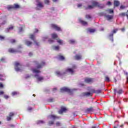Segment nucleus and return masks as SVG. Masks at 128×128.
<instances>
[{
	"label": "nucleus",
	"mask_w": 128,
	"mask_h": 128,
	"mask_svg": "<svg viewBox=\"0 0 128 128\" xmlns=\"http://www.w3.org/2000/svg\"><path fill=\"white\" fill-rule=\"evenodd\" d=\"M92 128H96V126H92Z\"/></svg>",
	"instance_id": "nucleus-64"
},
{
	"label": "nucleus",
	"mask_w": 128,
	"mask_h": 128,
	"mask_svg": "<svg viewBox=\"0 0 128 128\" xmlns=\"http://www.w3.org/2000/svg\"><path fill=\"white\" fill-rule=\"evenodd\" d=\"M92 5L88 6V10H92V8H96V6H98V8H104V5L100 4V3L96 1H92Z\"/></svg>",
	"instance_id": "nucleus-1"
},
{
	"label": "nucleus",
	"mask_w": 128,
	"mask_h": 128,
	"mask_svg": "<svg viewBox=\"0 0 128 128\" xmlns=\"http://www.w3.org/2000/svg\"><path fill=\"white\" fill-rule=\"evenodd\" d=\"M51 36L52 38H58V34H56V33H53L52 34H51Z\"/></svg>",
	"instance_id": "nucleus-23"
},
{
	"label": "nucleus",
	"mask_w": 128,
	"mask_h": 128,
	"mask_svg": "<svg viewBox=\"0 0 128 128\" xmlns=\"http://www.w3.org/2000/svg\"><path fill=\"white\" fill-rule=\"evenodd\" d=\"M106 12H108L109 14H114V10L110 9V10H106Z\"/></svg>",
	"instance_id": "nucleus-31"
},
{
	"label": "nucleus",
	"mask_w": 128,
	"mask_h": 128,
	"mask_svg": "<svg viewBox=\"0 0 128 128\" xmlns=\"http://www.w3.org/2000/svg\"><path fill=\"white\" fill-rule=\"evenodd\" d=\"M92 78H85V80H92Z\"/></svg>",
	"instance_id": "nucleus-44"
},
{
	"label": "nucleus",
	"mask_w": 128,
	"mask_h": 128,
	"mask_svg": "<svg viewBox=\"0 0 128 128\" xmlns=\"http://www.w3.org/2000/svg\"><path fill=\"white\" fill-rule=\"evenodd\" d=\"M38 124H44V122L43 120H38Z\"/></svg>",
	"instance_id": "nucleus-48"
},
{
	"label": "nucleus",
	"mask_w": 128,
	"mask_h": 128,
	"mask_svg": "<svg viewBox=\"0 0 128 128\" xmlns=\"http://www.w3.org/2000/svg\"><path fill=\"white\" fill-rule=\"evenodd\" d=\"M32 110V107H29L28 108V110Z\"/></svg>",
	"instance_id": "nucleus-54"
},
{
	"label": "nucleus",
	"mask_w": 128,
	"mask_h": 128,
	"mask_svg": "<svg viewBox=\"0 0 128 128\" xmlns=\"http://www.w3.org/2000/svg\"><path fill=\"white\" fill-rule=\"evenodd\" d=\"M56 126H62V123H60V122H56Z\"/></svg>",
	"instance_id": "nucleus-37"
},
{
	"label": "nucleus",
	"mask_w": 128,
	"mask_h": 128,
	"mask_svg": "<svg viewBox=\"0 0 128 128\" xmlns=\"http://www.w3.org/2000/svg\"><path fill=\"white\" fill-rule=\"evenodd\" d=\"M124 101L126 102H128V98H126L124 100Z\"/></svg>",
	"instance_id": "nucleus-58"
},
{
	"label": "nucleus",
	"mask_w": 128,
	"mask_h": 128,
	"mask_svg": "<svg viewBox=\"0 0 128 128\" xmlns=\"http://www.w3.org/2000/svg\"><path fill=\"white\" fill-rule=\"evenodd\" d=\"M102 92V90H95V94H100Z\"/></svg>",
	"instance_id": "nucleus-30"
},
{
	"label": "nucleus",
	"mask_w": 128,
	"mask_h": 128,
	"mask_svg": "<svg viewBox=\"0 0 128 128\" xmlns=\"http://www.w3.org/2000/svg\"><path fill=\"white\" fill-rule=\"evenodd\" d=\"M50 118H54V120L56 118H58V117L54 115V114H51L50 116Z\"/></svg>",
	"instance_id": "nucleus-26"
},
{
	"label": "nucleus",
	"mask_w": 128,
	"mask_h": 128,
	"mask_svg": "<svg viewBox=\"0 0 128 128\" xmlns=\"http://www.w3.org/2000/svg\"><path fill=\"white\" fill-rule=\"evenodd\" d=\"M73 90H74V89L70 90L66 87H64L60 89V92H68V94H72Z\"/></svg>",
	"instance_id": "nucleus-2"
},
{
	"label": "nucleus",
	"mask_w": 128,
	"mask_h": 128,
	"mask_svg": "<svg viewBox=\"0 0 128 128\" xmlns=\"http://www.w3.org/2000/svg\"><path fill=\"white\" fill-rule=\"evenodd\" d=\"M4 88V85L0 83V88Z\"/></svg>",
	"instance_id": "nucleus-52"
},
{
	"label": "nucleus",
	"mask_w": 128,
	"mask_h": 128,
	"mask_svg": "<svg viewBox=\"0 0 128 128\" xmlns=\"http://www.w3.org/2000/svg\"><path fill=\"white\" fill-rule=\"evenodd\" d=\"M116 32H118V29H114V33L116 34Z\"/></svg>",
	"instance_id": "nucleus-55"
},
{
	"label": "nucleus",
	"mask_w": 128,
	"mask_h": 128,
	"mask_svg": "<svg viewBox=\"0 0 128 128\" xmlns=\"http://www.w3.org/2000/svg\"><path fill=\"white\" fill-rule=\"evenodd\" d=\"M28 54L30 56H32V52H30Z\"/></svg>",
	"instance_id": "nucleus-60"
},
{
	"label": "nucleus",
	"mask_w": 128,
	"mask_h": 128,
	"mask_svg": "<svg viewBox=\"0 0 128 128\" xmlns=\"http://www.w3.org/2000/svg\"><path fill=\"white\" fill-rule=\"evenodd\" d=\"M14 116V112H11L9 113V116H6V120L8 122H10L12 120V118Z\"/></svg>",
	"instance_id": "nucleus-8"
},
{
	"label": "nucleus",
	"mask_w": 128,
	"mask_h": 128,
	"mask_svg": "<svg viewBox=\"0 0 128 128\" xmlns=\"http://www.w3.org/2000/svg\"><path fill=\"white\" fill-rule=\"evenodd\" d=\"M30 38L34 40V42L36 44V46H38V43L36 41V37L33 34L30 35Z\"/></svg>",
	"instance_id": "nucleus-11"
},
{
	"label": "nucleus",
	"mask_w": 128,
	"mask_h": 128,
	"mask_svg": "<svg viewBox=\"0 0 128 128\" xmlns=\"http://www.w3.org/2000/svg\"><path fill=\"white\" fill-rule=\"evenodd\" d=\"M56 76H64V74H66V72H62L60 71H56Z\"/></svg>",
	"instance_id": "nucleus-13"
},
{
	"label": "nucleus",
	"mask_w": 128,
	"mask_h": 128,
	"mask_svg": "<svg viewBox=\"0 0 128 128\" xmlns=\"http://www.w3.org/2000/svg\"><path fill=\"white\" fill-rule=\"evenodd\" d=\"M94 110H94L93 107H90L86 109V112H94Z\"/></svg>",
	"instance_id": "nucleus-12"
},
{
	"label": "nucleus",
	"mask_w": 128,
	"mask_h": 128,
	"mask_svg": "<svg viewBox=\"0 0 128 128\" xmlns=\"http://www.w3.org/2000/svg\"><path fill=\"white\" fill-rule=\"evenodd\" d=\"M14 30L13 26H11L9 27L8 28H7V29L6 30L5 32H10V30Z\"/></svg>",
	"instance_id": "nucleus-22"
},
{
	"label": "nucleus",
	"mask_w": 128,
	"mask_h": 128,
	"mask_svg": "<svg viewBox=\"0 0 128 128\" xmlns=\"http://www.w3.org/2000/svg\"><path fill=\"white\" fill-rule=\"evenodd\" d=\"M124 93V90L122 88H120L119 89H118L116 88H114V94H122Z\"/></svg>",
	"instance_id": "nucleus-3"
},
{
	"label": "nucleus",
	"mask_w": 128,
	"mask_h": 128,
	"mask_svg": "<svg viewBox=\"0 0 128 128\" xmlns=\"http://www.w3.org/2000/svg\"><path fill=\"white\" fill-rule=\"evenodd\" d=\"M109 36L110 38H114V32H112L110 35H109Z\"/></svg>",
	"instance_id": "nucleus-47"
},
{
	"label": "nucleus",
	"mask_w": 128,
	"mask_h": 128,
	"mask_svg": "<svg viewBox=\"0 0 128 128\" xmlns=\"http://www.w3.org/2000/svg\"><path fill=\"white\" fill-rule=\"evenodd\" d=\"M44 66H46V62H42L41 64L37 65V68H42Z\"/></svg>",
	"instance_id": "nucleus-14"
},
{
	"label": "nucleus",
	"mask_w": 128,
	"mask_h": 128,
	"mask_svg": "<svg viewBox=\"0 0 128 128\" xmlns=\"http://www.w3.org/2000/svg\"><path fill=\"white\" fill-rule=\"evenodd\" d=\"M69 42L70 44H74L76 42V41L74 40H70Z\"/></svg>",
	"instance_id": "nucleus-41"
},
{
	"label": "nucleus",
	"mask_w": 128,
	"mask_h": 128,
	"mask_svg": "<svg viewBox=\"0 0 128 128\" xmlns=\"http://www.w3.org/2000/svg\"><path fill=\"white\" fill-rule=\"evenodd\" d=\"M4 98H5L6 100H8V98H10V96L8 95H4Z\"/></svg>",
	"instance_id": "nucleus-43"
},
{
	"label": "nucleus",
	"mask_w": 128,
	"mask_h": 128,
	"mask_svg": "<svg viewBox=\"0 0 128 128\" xmlns=\"http://www.w3.org/2000/svg\"><path fill=\"white\" fill-rule=\"evenodd\" d=\"M9 52H12V54H14V52H16L18 51L14 49V48H10L8 49Z\"/></svg>",
	"instance_id": "nucleus-16"
},
{
	"label": "nucleus",
	"mask_w": 128,
	"mask_h": 128,
	"mask_svg": "<svg viewBox=\"0 0 128 128\" xmlns=\"http://www.w3.org/2000/svg\"><path fill=\"white\" fill-rule=\"evenodd\" d=\"M48 42H49V44H52V42H54V40L52 39H50L48 40Z\"/></svg>",
	"instance_id": "nucleus-32"
},
{
	"label": "nucleus",
	"mask_w": 128,
	"mask_h": 128,
	"mask_svg": "<svg viewBox=\"0 0 128 128\" xmlns=\"http://www.w3.org/2000/svg\"><path fill=\"white\" fill-rule=\"evenodd\" d=\"M66 110H68V109H66V108L64 107H63V108H62L60 110L58 111V112L60 114H64V112H66Z\"/></svg>",
	"instance_id": "nucleus-9"
},
{
	"label": "nucleus",
	"mask_w": 128,
	"mask_h": 128,
	"mask_svg": "<svg viewBox=\"0 0 128 128\" xmlns=\"http://www.w3.org/2000/svg\"><path fill=\"white\" fill-rule=\"evenodd\" d=\"M106 80H110V78H108V76H106Z\"/></svg>",
	"instance_id": "nucleus-56"
},
{
	"label": "nucleus",
	"mask_w": 128,
	"mask_h": 128,
	"mask_svg": "<svg viewBox=\"0 0 128 128\" xmlns=\"http://www.w3.org/2000/svg\"><path fill=\"white\" fill-rule=\"evenodd\" d=\"M57 42H58V44H61L62 45L64 44V41H62V40L59 39L57 40Z\"/></svg>",
	"instance_id": "nucleus-28"
},
{
	"label": "nucleus",
	"mask_w": 128,
	"mask_h": 128,
	"mask_svg": "<svg viewBox=\"0 0 128 128\" xmlns=\"http://www.w3.org/2000/svg\"><path fill=\"white\" fill-rule=\"evenodd\" d=\"M120 126V128H124V124H122Z\"/></svg>",
	"instance_id": "nucleus-61"
},
{
	"label": "nucleus",
	"mask_w": 128,
	"mask_h": 128,
	"mask_svg": "<svg viewBox=\"0 0 128 128\" xmlns=\"http://www.w3.org/2000/svg\"><path fill=\"white\" fill-rule=\"evenodd\" d=\"M120 1L114 0V8L118 6H120Z\"/></svg>",
	"instance_id": "nucleus-15"
},
{
	"label": "nucleus",
	"mask_w": 128,
	"mask_h": 128,
	"mask_svg": "<svg viewBox=\"0 0 128 128\" xmlns=\"http://www.w3.org/2000/svg\"><path fill=\"white\" fill-rule=\"evenodd\" d=\"M33 72H36V74H38V73L40 72V70H38V69H34V70H33Z\"/></svg>",
	"instance_id": "nucleus-29"
},
{
	"label": "nucleus",
	"mask_w": 128,
	"mask_h": 128,
	"mask_svg": "<svg viewBox=\"0 0 128 128\" xmlns=\"http://www.w3.org/2000/svg\"><path fill=\"white\" fill-rule=\"evenodd\" d=\"M6 24V20H4L3 22L2 23V24Z\"/></svg>",
	"instance_id": "nucleus-57"
},
{
	"label": "nucleus",
	"mask_w": 128,
	"mask_h": 128,
	"mask_svg": "<svg viewBox=\"0 0 128 128\" xmlns=\"http://www.w3.org/2000/svg\"><path fill=\"white\" fill-rule=\"evenodd\" d=\"M83 96H92V93L90 92H84L82 93Z\"/></svg>",
	"instance_id": "nucleus-10"
},
{
	"label": "nucleus",
	"mask_w": 128,
	"mask_h": 128,
	"mask_svg": "<svg viewBox=\"0 0 128 128\" xmlns=\"http://www.w3.org/2000/svg\"><path fill=\"white\" fill-rule=\"evenodd\" d=\"M4 40V36L0 35V40Z\"/></svg>",
	"instance_id": "nucleus-40"
},
{
	"label": "nucleus",
	"mask_w": 128,
	"mask_h": 128,
	"mask_svg": "<svg viewBox=\"0 0 128 128\" xmlns=\"http://www.w3.org/2000/svg\"><path fill=\"white\" fill-rule=\"evenodd\" d=\"M74 58L78 60L82 59V55L76 54L74 56Z\"/></svg>",
	"instance_id": "nucleus-19"
},
{
	"label": "nucleus",
	"mask_w": 128,
	"mask_h": 128,
	"mask_svg": "<svg viewBox=\"0 0 128 128\" xmlns=\"http://www.w3.org/2000/svg\"><path fill=\"white\" fill-rule=\"evenodd\" d=\"M88 32H96V30H94V29H89Z\"/></svg>",
	"instance_id": "nucleus-38"
},
{
	"label": "nucleus",
	"mask_w": 128,
	"mask_h": 128,
	"mask_svg": "<svg viewBox=\"0 0 128 128\" xmlns=\"http://www.w3.org/2000/svg\"><path fill=\"white\" fill-rule=\"evenodd\" d=\"M119 16H122V18H124V16H126V13H124V12H122V13H121V14H119Z\"/></svg>",
	"instance_id": "nucleus-34"
},
{
	"label": "nucleus",
	"mask_w": 128,
	"mask_h": 128,
	"mask_svg": "<svg viewBox=\"0 0 128 128\" xmlns=\"http://www.w3.org/2000/svg\"><path fill=\"white\" fill-rule=\"evenodd\" d=\"M38 32V29H35L34 32Z\"/></svg>",
	"instance_id": "nucleus-62"
},
{
	"label": "nucleus",
	"mask_w": 128,
	"mask_h": 128,
	"mask_svg": "<svg viewBox=\"0 0 128 128\" xmlns=\"http://www.w3.org/2000/svg\"><path fill=\"white\" fill-rule=\"evenodd\" d=\"M36 6L38 8H42L44 6V3L42 2L40 0H36Z\"/></svg>",
	"instance_id": "nucleus-5"
},
{
	"label": "nucleus",
	"mask_w": 128,
	"mask_h": 128,
	"mask_svg": "<svg viewBox=\"0 0 128 128\" xmlns=\"http://www.w3.org/2000/svg\"><path fill=\"white\" fill-rule=\"evenodd\" d=\"M48 124L50 126H52V124H54V121H50L48 122Z\"/></svg>",
	"instance_id": "nucleus-46"
},
{
	"label": "nucleus",
	"mask_w": 128,
	"mask_h": 128,
	"mask_svg": "<svg viewBox=\"0 0 128 128\" xmlns=\"http://www.w3.org/2000/svg\"><path fill=\"white\" fill-rule=\"evenodd\" d=\"M48 102H54V98H50L48 100Z\"/></svg>",
	"instance_id": "nucleus-51"
},
{
	"label": "nucleus",
	"mask_w": 128,
	"mask_h": 128,
	"mask_svg": "<svg viewBox=\"0 0 128 128\" xmlns=\"http://www.w3.org/2000/svg\"><path fill=\"white\" fill-rule=\"evenodd\" d=\"M90 92L91 94H96V90L94 89V88H92L90 90Z\"/></svg>",
	"instance_id": "nucleus-33"
},
{
	"label": "nucleus",
	"mask_w": 128,
	"mask_h": 128,
	"mask_svg": "<svg viewBox=\"0 0 128 128\" xmlns=\"http://www.w3.org/2000/svg\"><path fill=\"white\" fill-rule=\"evenodd\" d=\"M32 44V42L30 41H28V40L26 41V46H30Z\"/></svg>",
	"instance_id": "nucleus-25"
},
{
	"label": "nucleus",
	"mask_w": 128,
	"mask_h": 128,
	"mask_svg": "<svg viewBox=\"0 0 128 128\" xmlns=\"http://www.w3.org/2000/svg\"><path fill=\"white\" fill-rule=\"evenodd\" d=\"M126 8V6H122V5L120 6V10H124Z\"/></svg>",
	"instance_id": "nucleus-45"
},
{
	"label": "nucleus",
	"mask_w": 128,
	"mask_h": 128,
	"mask_svg": "<svg viewBox=\"0 0 128 128\" xmlns=\"http://www.w3.org/2000/svg\"><path fill=\"white\" fill-rule=\"evenodd\" d=\"M44 2L46 4H50V0H44Z\"/></svg>",
	"instance_id": "nucleus-42"
},
{
	"label": "nucleus",
	"mask_w": 128,
	"mask_h": 128,
	"mask_svg": "<svg viewBox=\"0 0 128 128\" xmlns=\"http://www.w3.org/2000/svg\"><path fill=\"white\" fill-rule=\"evenodd\" d=\"M51 28L56 30H58V32H62V28H60L58 25L56 24H51L50 25Z\"/></svg>",
	"instance_id": "nucleus-6"
},
{
	"label": "nucleus",
	"mask_w": 128,
	"mask_h": 128,
	"mask_svg": "<svg viewBox=\"0 0 128 128\" xmlns=\"http://www.w3.org/2000/svg\"><path fill=\"white\" fill-rule=\"evenodd\" d=\"M76 68L75 66H73L72 68H67L65 71V74H68V72H70V74H74V70H76Z\"/></svg>",
	"instance_id": "nucleus-4"
},
{
	"label": "nucleus",
	"mask_w": 128,
	"mask_h": 128,
	"mask_svg": "<svg viewBox=\"0 0 128 128\" xmlns=\"http://www.w3.org/2000/svg\"><path fill=\"white\" fill-rule=\"evenodd\" d=\"M6 8L8 10H14V7L10 5L7 6Z\"/></svg>",
	"instance_id": "nucleus-24"
},
{
	"label": "nucleus",
	"mask_w": 128,
	"mask_h": 128,
	"mask_svg": "<svg viewBox=\"0 0 128 128\" xmlns=\"http://www.w3.org/2000/svg\"><path fill=\"white\" fill-rule=\"evenodd\" d=\"M86 18H92V16L90 15H86Z\"/></svg>",
	"instance_id": "nucleus-49"
},
{
	"label": "nucleus",
	"mask_w": 128,
	"mask_h": 128,
	"mask_svg": "<svg viewBox=\"0 0 128 128\" xmlns=\"http://www.w3.org/2000/svg\"><path fill=\"white\" fill-rule=\"evenodd\" d=\"M14 8H20V5L14 4Z\"/></svg>",
	"instance_id": "nucleus-36"
},
{
	"label": "nucleus",
	"mask_w": 128,
	"mask_h": 128,
	"mask_svg": "<svg viewBox=\"0 0 128 128\" xmlns=\"http://www.w3.org/2000/svg\"><path fill=\"white\" fill-rule=\"evenodd\" d=\"M35 78H38V80H44V77H42V76H39L38 75H36V76H35Z\"/></svg>",
	"instance_id": "nucleus-20"
},
{
	"label": "nucleus",
	"mask_w": 128,
	"mask_h": 128,
	"mask_svg": "<svg viewBox=\"0 0 128 128\" xmlns=\"http://www.w3.org/2000/svg\"><path fill=\"white\" fill-rule=\"evenodd\" d=\"M54 90H56V88H53V92H54Z\"/></svg>",
	"instance_id": "nucleus-63"
},
{
	"label": "nucleus",
	"mask_w": 128,
	"mask_h": 128,
	"mask_svg": "<svg viewBox=\"0 0 128 128\" xmlns=\"http://www.w3.org/2000/svg\"><path fill=\"white\" fill-rule=\"evenodd\" d=\"M4 94V91H0V96H2Z\"/></svg>",
	"instance_id": "nucleus-53"
},
{
	"label": "nucleus",
	"mask_w": 128,
	"mask_h": 128,
	"mask_svg": "<svg viewBox=\"0 0 128 128\" xmlns=\"http://www.w3.org/2000/svg\"><path fill=\"white\" fill-rule=\"evenodd\" d=\"M20 32H22V28L20 27L19 28Z\"/></svg>",
	"instance_id": "nucleus-59"
},
{
	"label": "nucleus",
	"mask_w": 128,
	"mask_h": 128,
	"mask_svg": "<svg viewBox=\"0 0 128 128\" xmlns=\"http://www.w3.org/2000/svg\"><path fill=\"white\" fill-rule=\"evenodd\" d=\"M53 50H60V46H53Z\"/></svg>",
	"instance_id": "nucleus-27"
},
{
	"label": "nucleus",
	"mask_w": 128,
	"mask_h": 128,
	"mask_svg": "<svg viewBox=\"0 0 128 128\" xmlns=\"http://www.w3.org/2000/svg\"><path fill=\"white\" fill-rule=\"evenodd\" d=\"M108 6H112V2L108 1L107 2Z\"/></svg>",
	"instance_id": "nucleus-50"
},
{
	"label": "nucleus",
	"mask_w": 128,
	"mask_h": 128,
	"mask_svg": "<svg viewBox=\"0 0 128 128\" xmlns=\"http://www.w3.org/2000/svg\"><path fill=\"white\" fill-rule=\"evenodd\" d=\"M80 24H82L83 26H88V22L84 20H80Z\"/></svg>",
	"instance_id": "nucleus-18"
},
{
	"label": "nucleus",
	"mask_w": 128,
	"mask_h": 128,
	"mask_svg": "<svg viewBox=\"0 0 128 128\" xmlns=\"http://www.w3.org/2000/svg\"><path fill=\"white\" fill-rule=\"evenodd\" d=\"M15 66L16 70V72H18V70H20V69L19 68H20V66H22V64L16 62H15Z\"/></svg>",
	"instance_id": "nucleus-7"
},
{
	"label": "nucleus",
	"mask_w": 128,
	"mask_h": 128,
	"mask_svg": "<svg viewBox=\"0 0 128 128\" xmlns=\"http://www.w3.org/2000/svg\"><path fill=\"white\" fill-rule=\"evenodd\" d=\"M12 96H16L18 94V92H13L12 93Z\"/></svg>",
	"instance_id": "nucleus-39"
},
{
	"label": "nucleus",
	"mask_w": 128,
	"mask_h": 128,
	"mask_svg": "<svg viewBox=\"0 0 128 128\" xmlns=\"http://www.w3.org/2000/svg\"><path fill=\"white\" fill-rule=\"evenodd\" d=\"M10 42H11V44H14L15 42H16V40L14 39H11L10 40Z\"/></svg>",
	"instance_id": "nucleus-35"
},
{
	"label": "nucleus",
	"mask_w": 128,
	"mask_h": 128,
	"mask_svg": "<svg viewBox=\"0 0 128 128\" xmlns=\"http://www.w3.org/2000/svg\"><path fill=\"white\" fill-rule=\"evenodd\" d=\"M58 58L60 60H64V56L60 54L58 55Z\"/></svg>",
	"instance_id": "nucleus-17"
},
{
	"label": "nucleus",
	"mask_w": 128,
	"mask_h": 128,
	"mask_svg": "<svg viewBox=\"0 0 128 128\" xmlns=\"http://www.w3.org/2000/svg\"><path fill=\"white\" fill-rule=\"evenodd\" d=\"M106 18H107L108 20H112V18H113L114 16H110V15H106Z\"/></svg>",
	"instance_id": "nucleus-21"
}]
</instances>
